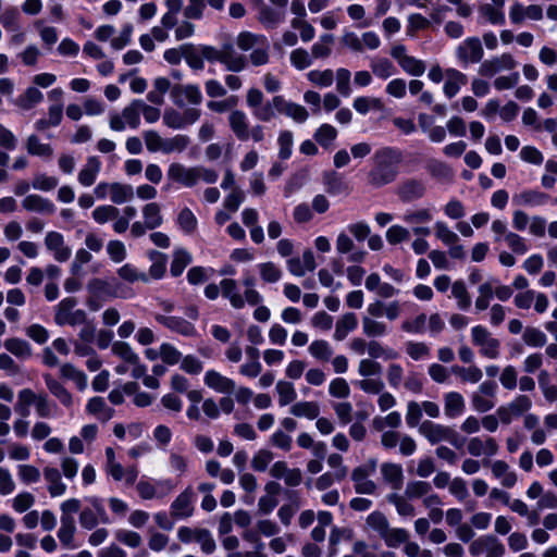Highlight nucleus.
<instances>
[{"label": "nucleus", "mask_w": 557, "mask_h": 557, "mask_svg": "<svg viewBox=\"0 0 557 557\" xmlns=\"http://www.w3.org/2000/svg\"><path fill=\"white\" fill-rule=\"evenodd\" d=\"M403 154L399 150L385 147L373 154V166L368 173V183L380 188L393 183L399 173Z\"/></svg>", "instance_id": "1"}, {"label": "nucleus", "mask_w": 557, "mask_h": 557, "mask_svg": "<svg viewBox=\"0 0 557 557\" xmlns=\"http://www.w3.org/2000/svg\"><path fill=\"white\" fill-rule=\"evenodd\" d=\"M419 433L431 445H436L442 442H448L453 446L459 448L461 447V442L459 440L458 433L450 426L434 423L430 420H425L421 422L419 425Z\"/></svg>", "instance_id": "2"}, {"label": "nucleus", "mask_w": 557, "mask_h": 557, "mask_svg": "<svg viewBox=\"0 0 557 557\" xmlns=\"http://www.w3.org/2000/svg\"><path fill=\"white\" fill-rule=\"evenodd\" d=\"M376 468L377 460L370 458L351 471V481L354 482L356 493L373 495L376 492L377 485L370 479V476L375 473Z\"/></svg>", "instance_id": "3"}, {"label": "nucleus", "mask_w": 557, "mask_h": 557, "mask_svg": "<svg viewBox=\"0 0 557 557\" xmlns=\"http://www.w3.org/2000/svg\"><path fill=\"white\" fill-rule=\"evenodd\" d=\"M77 299L74 297H66L62 299L55 307L54 322L55 324L63 325H79L86 323L87 313L83 309H75Z\"/></svg>", "instance_id": "4"}, {"label": "nucleus", "mask_w": 557, "mask_h": 557, "mask_svg": "<svg viewBox=\"0 0 557 557\" xmlns=\"http://www.w3.org/2000/svg\"><path fill=\"white\" fill-rule=\"evenodd\" d=\"M426 182L420 177H407L401 180L395 189V195L403 203H411L421 200L426 195Z\"/></svg>", "instance_id": "5"}, {"label": "nucleus", "mask_w": 557, "mask_h": 557, "mask_svg": "<svg viewBox=\"0 0 557 557\" xmlns=\"http://www.w3.org/2000/svg\"><path fill=\"white\" fill-rule=\"evenodd\" d=\"M471 337L473 344L480 347V352L483 356L490 359L498 357L500 343L485 327L481 325L472 327Z\"/></svg>", "instance_id": "6"}, {"label": "nucleus", "mask_w": 557, "mask_h": 557, "mask_svg": "<svg viewBox=\"0 0 557 557\" xmlns=\"http://www.w3.org/2000/svg\"><path fill=\"white\" fill-rule=\"evenodd\" d=\"M469 552L472 556H480L486 553L485 557H504L506 549L496 536L483 535L471 542Z\"/></svg>", "instance_id": "7"}, {"label": "nucleus", "mask_w": 557, "mask_h": 557, "mask_svg": "<svg viewBox=\"0 0 557 557\" xmlns=\"http://www.w3.org/2000/svg\"><path fill=\"white\" fill-rule=\"evenodd\" d=\"M275 7L262 5L259 10L258 20L267 28H275L285 21L288 0H270Z\"/></svg>", "instance_id": "8"}, {"label": "nucleus", "mask_w": 557, "mask_h": 557, "mask_svg": "<svg viewBox=\"0 0 557 557\" xmlns=\"http://www.w3.org/2000/svg\"><path fill=\"white\" fill-rule=\"evenodd\" d=\"M483 54L484 50L478 37L466 38L456 49L457 59L465 65L479 63Z\"/></svg>", "instance_id": "9"}, {"label": "nucleus", "mask_w": 557, "mask_h": 557, "mask_svg": "<svg viewBox=\"0 0 557 557\" xmlns=\"http://www.w3.org/2000/svg\"><path fill=\"white\" fill-rule=\"evenodd\" d=\"M517 66V62L510 53H503L498 57L483 61L479 66V74L485 77H493L502 71H510Z\"/></svg>", "instance_id": "10"}, {"label": "nucleus", "mask_w": 557, "mask_h": 557, "mask_svg": "<svg viewBox=\"0 0 557 557\" xmlns=\"http://www.w3.org/2000/svg\"><path fill=\"white\" fill-rule=\"evenodd\" d=\"M171 97L177 107H184L186 103L200 104L202 95L197 85H175L171 89Z\"/></svg>", "instance_id": "11"}, {"label": "nucleus", "mask_w": 557, "mask_h": 557, "mask_svg": "<svg viewBox=\"0 0 557 557\" xmlns=\"http://www.w3.org/2000/svg\"><path fill=\"white\" fill-rule=\"evenodd\" d=\"M45 246L58 262L67 261L72 255L71 248L65 245L63 235L55 231L46 234Z\"/></svg>", "instance_id": "12"}, {"label": "nucleus", "mask_w": 557, "mask_h": 557, "mask_svg": "<svg viewBox=\"0 0 557 557\" xmlns=\"http://www.w3.org/2000/svg\"><path fill=\"white\" fill-rule=\"evenodd\" d=\"M194 491L186 487L171 504L170 515L173 519H187L194 513L193 506Z\"/></svg>", "instance_id": "13"}, {"label": "nucleus", "mask_w": 557, "mask_h": 557, "mask_svg": "<svg viewBox=\"0 0 557 557\" xmlns=\"http://www.w3.org/2000/svg\"><path fill=\"white\" fill-rule=\"evenodd\" d=\"M168 178L185 187H193L197 184L196 166L187 168L182 163L173 162L166 171Z\"/></svg>", "instance_id": "14"}, {"label": "nucleus", "mask_w": 557, "mask_h": 557, "mask_svg": "<svg viewBox=\"0 0 557 557\" xmlns=\"http://www.w3.org/2000/svg\"><path fill=\"white\" fill-rule=\"evenodd\" d=\"M273 106L277 112L292 117L297 123L306 122L309 116L305 107L286 101L282 96H275L273 98Z\"/></svg>", "instance_id": "15"}, {"label": "nucleus", "mask_w": 557, "mask_h": 557, "mask_svg": "<svg viewBox=\"0 0 557 557\" xmlns=\"http://www.w3.org/2000/svg\"><path fill=\"white\" fill-rule=\"evenodd\" d=\"M156 320L160 324H162L165 327H168L169 330H171L172 332H176V333H178L183 336H187V337L196 336V333H197L196 327L194 326L193 323L185 320L184 318L174 317V315L157 314Z\"/></svg>", "instance_id": "16"}, {"label": "nucleus", "mask_w": 557, "mask_h": 557, "mask_svg": "<svg viewBox=\"0 0 557 557\" xmlns=\"http://www.w3.org/2000/svg\"><path fill=\"white\" fill-rule=\"evenodd\" d=\"M88 290L94 295H108L110 297H125L124 288L121 283L92 278L87 284Z\"/></svg>", "instance_id": "17"}, {"label": "nucleus", "mask_w": 557, "mask_h": 557, "mask_svg": "<svg viewBox=\"0 0 557 557\" xmlns=\"http://www.w3.org/2000/svg\"><path fill=\"white\" fill-rule=\"evenodd\" d=\"M221 63L224 64L227 71L240 72L246 67L247 59L245 55L237 53L231 44H226L222 47Z\"/></svg>", "instance_id": "18"}, {"label": "nucleus", "mask_w": 557, "mask_h": 557, "mask_svg": "<svg viewBox=\"0 0 557 557\" xmlns=\"http://www.w3.org/2000/svg\"><path fill=\"white\" fill-rule=\"evenodd\" d=\"M381 474L383 481L393 490H400L404 484L403 467L394 462H384L381 465Z\"/></svg>", "instance_id": "19"}, {"label": "nucleus", "mask_w": 557, "mask_h": 557, "mask_svg": "<svg viewBox=\"0 0 557 557\" xmlns=\"http://www.w3.org/2000/svg\"><path fill=\"white\" fill-rule=\"evenodd\" d=\"M497 451L498 445L492 437H487L485 441L480 437H472L468 442V453L473 457L494 456Z\"/></svg>", "instance_id": "20"}, {"label": "nucleus", "mask_w": 557, "mask_h": 557, "mask_svg": "<svg viewBox=\"0 0 557 557\" xmlns=\"http://www.w3.org/2000/svg\"><path fill=\"white\" fill-rule=\"evenodd\" d=\"M22 207L29 212L42 214H52L55 211V206L49 199L36 194L26 196L22 201Z\"/></svg>", "instance_id": "21"}, {"label": "nucleus", "mask_w": 557, "mask_h": 557, "mask_svg": "<svg viewBox=\"0 0 557 557\" xmlns=\"http://www.w3.org/2000/svg\"><path fill=\"white\" fill-rule=\"evenodd\" d=\"M232 132L239 140H248L250 137L248 119L245 112L234 110L228 116Z\"/></svg>", "instance_id": "22"}, {"label": "nucleus", "mask_w": 557, "mask_h": 557, "mask_svg": "<svg viewBox=\"0 0 557 557\" xmlns=\"http://www.w3.org/2000/svg\"><path fill=\"white\" fill-rule=\"evenodd\" d=\"M205 383L216 392L232 393L235 389V382L221 373L209 370L205 374Z\"/></svg>", "instance_id": "23"}, {"label": "nucleus", "mask_w": 557, "mask_h": 557, "mask_svg": "<svg viewBox=\"0 0 557 557\" xmlns=\"http://www.w3.org/2000/svg\"><path fill=\"white\" fill-rule=\"evenodd\" d=\"M323 183L325 185L326 193L332 196L347 195L349 193L348 184L334 171L324 173Z\"/></svg>", "instance_id": "24"}, {"label": "nucleus", "mask_w": 557, "mask_h": 557, "mask_svg": "<svg viewBox=\"0 0 557 557\" xmlns=\"http://www.w3.org/2000/svg\"><path fill=\"white\" fill-rule=\"evenodd\" d=\"M44 476L48 482V491L52 497H58L65 493L66 485L62 482L61 473L57 468L46 467L44 469Z\"/></svg>", "instance_id": "25"}, {"label": "nucleus", "mask_w": 557, "mask_h": 557, "mask_svg": "<svg viewBox=\"0 0 557 557\" xmlns=\"http://www.w3.org/2000/svg\"><path fill=\"white\" fill-rule=\"evenodd\" d=\"M101 169V162L97 157H89L86 165L78 173V182L83 186H91Z\"/></svg>", "instance_id": "26"}, {"label": "nucleus", "mask_w": 557, "mask_h": 557, "mask_svg": "<svg viewBox=\"0 0 557 557\" xmlns=\"http://www.w3.org/2000/svg\"><path fill=\"white\" fill-rule=\"evenodd\" d=\"M446 76L447 79L444 84V94L448 98H453L457 95L460 87L467 84V76L455 69L446 70Z\"/></svg>", "instance_id": "27"}, {"label": "nucleus", "mask_w": 557, "mask_h": 557, "mask_svg": "<svg viewBox=\"0 0 557 557\" xmlns=\"http://www.w3.org/2000/svg\"><path fill=\"white\" fill-rule=\"evenodd\" d=\"M466 408L465 399L458 392H449L444 397V411L448 418L460 416Z\"/></svg>", "instance_id": "28"}, {"label": "nucleus", "mask_w": 557, "mask_h": 557, "mask_svg": "<svg viewBox=\"0 0 557 557\" xmlns=\"http://www.w3.org/2000/svg\"><path fill=\"white\" fill-rule=\"evenodd\" d=\"M223 297L227 298L235 309H242L245 306L244 297L237 292V284L232 278H224L220 283Z\"/></svg>", "instance_id": "29"}, {"label": "nucleus", "mask_w": 557, "mask_h": 557, "mask_svg": "<svg viewBox=\"0 0 557 557\" xmlns=\"http://www.w3.org/2000/svg\"><path fill=\"white\" fill-rule=\"evenodd\" d=\"M86 410L103 422L109 421L114 416V410L107 406L102 397L90 398L87 403Z\"/></svg>", "instance_id": "30"}, {"label": "nucleus", "mask_w": 557, "mask_h": 557, "mask_svg": "<svg viewBox=\"0 0 557 557\" xmlns=\"http://www.w3.org/2000/svg\"><path fill=\"white\" fill-rule=\"evenodd\" d=\"M44 379L49 392L57 397L63 406L71 407L73 398L70 392L50 374H45Z\"/></svg>", "instance_id": "31"}, {"label": "nucleus", "mask_w": 557, "mask_h": 557, "mask_svg": "<svg viewBox=\"0 0 557 557\" xmlns=\"http://www.w3.org/2000/svg\"><path fill=\"white\" fill-rule=\"evenodd\" d=\"M357 317L352 312H347L342 315L335 325L334 338L336 341H343L346 338L349 332L357 327Z\"/></svg>", "instance_id": "32"}, {"label": "nucleus", "mask_w": 557, "mask_h": 557, "mask_svg": "<svg viewBox=\"0 0 557 557\" xmlns=\"http://www.w3.org/2000/svg\"><path fill=\"white\" fill-rule=\"evenodd\" d=\"M143 216L148 230H154L163 223L161 207L157 202H150L144 206Z\"/></svg>", "instance_id": "33"}, {"label": "nucleus", "mask_w": 557, "mask_h": 557, "mask_svg": "<svg viewBox=\"0 0 557 557\" xmlns=\"http://www.w3.org/2000/svg\"><path fill=\"white\" fill-rule=\"evenodd\" d=\"M289 411L295 417L313 420L319 417L320 407L315 401H299L294 404Z\"/></svg>", "instance_id": "34"}, {"label": "nucleus", "mask_w": 557, "mask_h": 557, "mask_svg": "<svg viewBox=\"0 0 557 557\" xmlns=\"http://www.w3.org/2000/svg\"><path fill=\"white\" fill-rule=\"evenodd\" d=\"M134 198V188L132 185L122 183H111L110 200L115 205H122Z\"/></svg>", "instance_id": "35"}, {"label": "nucleus", "mask_w": 557, "mask_h": 557, "mask_svg": "<svg viewBox=\"0 0 557 557\" xmlns=\"http://www.w3.org/2000/svg\"><path fill=\"white\" fill-rule=\"evenodd\" d=\"M26 150L32 156L51 158L53 149L50 145L40 141L38 136L29 135L26 139Z\"/></svg>", "instance_id": "36"}, {"label": "nucleus", "mask_w": 557, "mask_h": 557, "mask_svg": "<svg viewBox=\"0 0 557 557\" xmlns=\"http://www.w3.org/2000/svg\"><path fill=\"white\" fill-rule=\"evenodd\" d=\"M401 219L413 227L422 223H429L432 220V211L429 208L409 209L405 211Z\"/></svg>", "instance_id": "37"}, {"label": "nucleus", "mask_w": 557, "mask_h": 557, "mask_svg": "<svg viewBox=\"0 0 557 557\" xmlns=\"http://www.w3.org/2000/svg\"><path fill=\"white\" fill-rule=\"evenodd\" d=\"M387 502L395 506L397 513L401 517H413L416 515L413 505L409 503V498L405 494L392 493L387 495Z\"/></svg>", "instance_id": "38"}, {"label": "nucleus", "mask_w": 557, "mask_h": 557, "mask_svg": "<svg viewBox=\"0 0 557 557\" xmlns=\"http://www.w3.org/2000/svg\"><path fill=\"white\" fill-rule=\"evenodd\" d=\"M149 259L151 261L149 275L154 280L161 278L166 270V255L157 250H152L149 252Z\"/></svg>", "instance_id": "39"}, {"label": "nucleus", "mask_w": 557, "mask_h": 557, "mask_svg": "<svg viewBox=\"0 0 557 557\" xmlns=\"http://www.w3.org/2000/svg\"><path fill=\"white\" fill-rule=\"evenodd\" d=\"M190 139L187 135L177 134L171 138H164L162 153L170 154L173 152L181 153L187 149Z\"/></svg>", "instance_id": "40"}, {"label": "nucleus", "mask_w": 557, "mask_h": 557, "mask_svg": "<svg viewBox=\"0 0 557 557\" xmlns=\"http://www.w3.org/2000/svg\"><path fill=\"white\" fill-rule=\"evenodd\" d=\"M371 71L373 74L382 79H387L393 76L396 72V69L392 61L387 58H375L371 60L370 63Z\"/></svg>", "instance_id": "41"}, {"label": "nucleus", "mask_w": 557, "mask_h": 557, "mask_svg": "<svg viewBox=\"0 0 557 557\" xmlns=\"http://www.w3.org/2000/svg\"><path fill=\"white\" fill-rule=\"evenodd\" d=\"M191 261V255L187 250L184 248L175 249L171 263V274L175 277L180 276Z\"/></svg>", "instance_id": "42"}, {"label": "nucleus", "mask_w": 557, "mask_h": 557, "mask_svg": "<svg viewBox=\"0 0 557 557\" xmlns=\"http://www.w3.org/2000/svg\"><path fill=\"white\" fill-rule=\"evenodd\" d=\"M362 331L368 337H382L387 333L388 327L385 322L377 321L371 317H363Z\"/></svg>", "instance_id": "43"}, {"label": "nucleus", "mask_w": 557, "mask_h": 557, "mask_svg": "<svg viewBox=\"0 0 557 557\" xmlns=\"http://www.w3.org/2000/svg\"><path fill=\"white\" fill-rule=\"evenodd\" d=\"M387 547H398L409 539V532L403 528H391L381 537Z\"/></svg>", "instance_id": "44"}, {"label": "nucleus", "mask_w": 557, "mask_h": 557, "mask_svg": "<svg viewBox=\"0 0 557 557\" xmlns=\"http://www.w3.org/2000/svg\"><path fill=\"white\" fill-rule=\"evenodd\" d=\"M4 348L21 359L30 357L32 349L26 341L20 338H8L4 342Z\"/></svg>", "instance_id": "45"}, {"label": "nucleus", "mask_w": 557, "mask_h": 557, "mask_svg": "<svg viewBox=\"0 0 557 557\" xmlns=\"http://www.w3.org/2000/svg\"><path fill=\"white\" fill-rule=\"evenodd\" d=\"M275 389L278 395V404L281 407L292 404L297 398L294 384L287 381H278Z\"/></svg>", "instance_id": "46"}, {"label": "nucleus", "mask_w": 557, "mask_h": 557, "mask_svg": "<svg viewBox=\"0 0 557 557\" xmlns=\"http://www.w3.org/2000/svg\"><path fill=\"white\" fill-rule=\"evenodd\" d=\"M44 99L42 92L36 87H28L17 99V104L24 110H30Z\"/></svg>", "instance_id": "47"}, {"label": "nucleus", "mask_w": 557, "mask_h": 557, "mask_svg": "<svg viewBox=\"0 0 557 557\" xmlns=\"http://www.w3.org/2000/svg\"><path fill=\"white\" fill-rule=\"evenodd\" d=\"M139 103V99L133 100L122 111V117L131 128L136 129L140 125V109L136 104Z\"/></svg>", "instance_id": "48"}, {"label": "nucleus", "mask_w": 557, "mask_h": 557, "mask_svg": "<svg viewBox=\"0 0 557 557\" xmlns=\"http://www.w3.org/2000/svg\"><path fill=\"white\" fill-rule=\"evenodd\" d=\"M522 339L530 347H543L547 342L545 333L533 326L524 329Z\"/></svg>", "instance_id": "49"}, {"label": "nucleus", "mask_w": 557, "mask_h": 557, "mask_svg": "<svg viewBox=\"0 0 557 557\" xmlns=\"http://www.w3.org/2000/svg\"><path fill=\"white\" fill-rule=\"evenodd\" d=\"M432 486L425 481H409L405 488V495L409 499L424 497L430 493Z\"/></svg>", "instance_id": "50"}, {"label": "nucleus", "mask_w": 557, "mask_h": 557, "mask_svg": "<svg viewBox=\"0 0 557 557\" xmlns=\"http://www.w3.org/2000/svg\"><path fill=\"white\" fill-rule=\"evenodd\" d=\"M264 39L267 38L262 35L252 34L250 32H242L236 38V44L240 50L248 51L263 42Z\"/></svg>", "instance_id": "51"}, {"label": "nucleus", "mask_w": 557, "mask_h": 557, "mask_svg": "<svg viewBox=\"0 0 557 557\" xmlns=\"http://www.w3.org/2000/svg\"><path fill=\"white\" fill-rule=\"evenodd\" d=\"M117 274L122 280L128 283H134L137 281H141L144 283L149 282V276L146 273L139 272L134 265L129 263H126L119 268Z\"/></svg>", "instance_id": "52"}, {"label": "nucleus", "mask_w": 557, "mask_h": 557, "mask_svg": "<svg viewBox=\"0 0 557 557\" xmlns=\"http://www.w3.org/2000/svg\"><path fill=\"white\" fill-rule=\"evenodd\" d=\"M367 524L377 532V534L382 537L385 532L389 529V522L384 513L381 511L371 512L366 520Z\"/></svg>", "instance_id": "53"}, {"label": "nucleus", "mask_w": 557, "mask_h": 557, "mask_svg": "<svg viewBox=\"0 0 557 557\" xmlns=\"http://www.w3.org/2000/svg\"><path fill=\"white\" fill-rule=\"evenodd\" d=\"M119 214L120 210L112 205L99 206L92 211V218L99 224L115 220Z\"/></svg>", "instance_id": "54"}, {"label": "nucleus", "mask_w": 557, "mask_h": 557, "mask_svg": "<svg viewBox=\"0 0 557 557\" xmlns=\"http://www.w3.org/2000/svg\"><path fill=\"white\" fill-rule=\"evenodd\" d=\"M112 352L129 364L136 363L138 360V355L126 342H114L112 344Z\"/></svg>", "instance_id": "55"}, {"label": "nucleus", "mask_w": 557, "mask_h": 557, "mask_svg": "<svg viewBox=\"0 0 557 557\" xmlns=\"http://www.w3.org/2000/svg\"><path fill=\"white\" fill-rule=\"evenodd\" d=\"M309 352L319 360L329 361L333 356V349L326 341H313L309 346Z\"/></svg>", "instance_id": "56"}, {"label": "nucleus", "mask_w": 557, "mask_h": 557, "mask_svg": "<svg viewBox=\"0 0 557 557\" xmlns=\"http://www.w3.org/2000/svg\"><path fill=\"white\" fill-rule=\"evenodd\" d=\"M451 294L457 299L458 308L467 310L471 305V298L462 281H456L451 286Z\"/></svg>", "instance_id": "57"}, {"label": "nucleus", "mask_w": 557, "mask_h": 557, "mask_svg": "<svg viewBox=\"0 0 557 557\" xmlns=\"http://www.w3.org/2000/svg\"><path fill=\"white\" fill-rule=\"evenodd\" d=\"M434 232L436 238L447 246L456 244L459 239L458 235L450 231L447 224L442 221L435 222Z\"/></svg>", "instance_id": "58"}, {"label": "nucleus", "mask_w": 557, "mask_h": 557, "mask_svg": "<svg viewBox=\"0 0 557 557\" xmlns=\"http://www.w3.org/2000/svg\"><path fill=\"white\" fill-rule=\"evenodd\" d=\"M308 79L319 87H330L334 82V73L332 70H313L307 74Z\"/></svg>", "instance_id": "59"}, {"label": "nucleus", "mask_w": 557, "mask_h": 557, "mask_svg": "<svg viewBox=\"0 0 557 557\" xmlns=\"http://www.w3.org/2000/svg\"><path fill=\"white\" fill-rule=\"evenodd\" d=\"M143 138L146 145V148L149 152H162L164 138L160 136V134L153 129L145 131L143 133Z\"/></svg>", "instance_id": "60"}, {"label": "nucleus", "mask_w": 557, "mask_h": 557, "mask_svg": "<svg viewBox=\"0 0 557 557\" xmlns=\"http://www.w3.org/2000/svg\"><path fill=\"white\" fill-rule=\"evenodd\" d=\"M336 128L330 124L321 125L314 134L315 140L324 148L330 147V145L336 138Z\"/></svg>", "instance_id": "61"}, {"label": "nucleus", "mask_w": 557, "mask_h": 557, "mask_svg": "<svg viewBox=\"0 0 557 557\" xmlns=\"http://www.w3.org/2000/svg\"><path fill=\"white\" fill-rule=\"evenodd\" d=\"M274 459V455L269 449L258 450L251 459V468L255 471L263 472L267 470L270 462Z\"/></svg>", "instance_id": "62"}, {"label": "nucleus", "mask_w": 557, "mask_h": 557, "mask_svg": "<svg viewBox=\"0 0 557 557\" xmlns=\"http://www.w3.org/2000/svg\"><path fill=\"white\" fill-rule=\"evenodd\" d=\"M196 536V543L200 545L205 554H212L216 548V543L208 529L199 528Z\"/></svg>", "instance_id": "63"}, {"label": "nucleus", "mask_w": 557, "mask_h": 557, "mask_svg": "<svg viewBox=\"0 0 557 557\" xmlns=\"http://www.w3.org/2000/svg\"><path fill=\"white\" fill-rule=\"evenodd\" d=\"M409 230L398 224L392 225L386 231V239L391 245H397L399 243L406 242L409 239Z\"/></svg>", "instance_id": "64"}]
</instances>
